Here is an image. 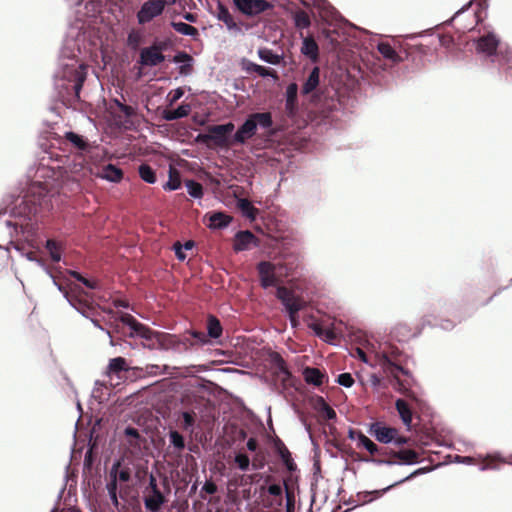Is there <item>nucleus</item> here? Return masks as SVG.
Instances as JSON below:
<instances>
[{"label":"nucleus","instance_id":"nucleus-4","mask_svg":"<svg viewBox=\"0 0 512 512\" xmlns=\"http://www.w3.org/2000/svg\"><path fill=\"white\" fill-rule=\"evenodd\" d=\"M276 297L280 300L281 304L285 308L291 327H298L299 320L297 314L305 307V302L285 286L277 287Z\"/></svg>","mask_w":512,"mask_h":512},{"label":"nucleus","instance_id":"nucleus-17","mask_svg":"<svg viewBox=\"0 0 512 512\" xmlns=\"http://www.w3.org/2000/svg\"><path fill=\"white\" fill-rule=\"evenodd\" d=\"M304 381L316 387L321 386L325 382H328V375L322 372L319 368L306 366L302 370Z\"/></svg>","mask_w":512,"mask_h":512},{"label":"nucleus","instance_id":"nucleus-5","mask_svg":"<svg viewBox=\"0 0 512 512\" xmlns=\"http://www.w3.org/2000/svg\"><path fill=\"white\" fill-rule=\"evenodd\" d=\"M69 6L75 7V22L85 26L86 18L95 17L101 12L102 4L96 0H65Z\"/></svg>","mask_w":512,"mask_h":512},{"label":"nucleus","instance_id":"nucleus-51","mask_svg":"<svg viewBox=\"0 0 512 512\" xmlns=\"http://www.w3.org/2000/svg\"><path fill=\"white\" fill-rule=\"evenodd\" d=\"M293 21H294V26L297 29L309 28L311 25V20H310L309 16L304 11H297L293 15Z\"/></svg>","mask_w":512,"mask_h":512},{"label":"nucleus","instance_id":"nucleus-11","mask_svg":"<svg viewBox=\"0 0 512 512\" xmlns=\"http://www.w3.org/2000/svg\"><path fill=\"white\" fill-rule=\"evenodd\" d=\"M396 428L383 425L381 422L370 424L368 433L382 444H391L396 436Z\"/></svg>","mask_w":512,"mask_h":512},{"label":"nucleus","instance_id":"nucleus-3","mask_svg":"<svg viewBox=\"0 0 512 512\" xmlns=\"http://www.w3.org/2000/svg\"><path fill=\"white\" fill-rule=\"evenodd\" d=\"M404 357L403 351L398 346L385 343L374 352L375 364H372L371 367H379L384 373L393 375L396 382L400 385L401 381L396 376V372H400L405 376L411 375L410 371L402 365Z\"/></svg>","mask_w":512,"mask_h":512},{"label":"nucleus","instance_id":"nucleus-24","mask_svg":"<svg viewBox=\"0 0 512 512\" xmlns=\"http://www.w3.org/2000/svg\"><path fill=\"white\" fill-rule=\"evenodd\" d=\"M394 465H414L421 462L417 451L408 448L396 450Z\"/></svg>","mask_w":512,"mask_h":512},{"label":"nucleus","instance_id":"nucleus-9","mask_svg":"<svg viewBox=\"0 0 512 512\" xmlns=\"http://www.w3.org/2000/svg\"><path fill=\"white\" fill-rule=\"evenodd\" d=\"M492 63L497 66L499 74L505 81L512 83V47H500L496 60L492 59Z\"/></svg>","mask_w":512,"mask_h":512},{"label":"nucleus","instance_id":"nucleus-59","mask_svg":"<svg viewBox=\"0 0 512 512\" xmlns=\"http://www.w3.org/2000/svg\"><path fill=\"white\" fill-rule=\"evenodd\" d=\"M284 486H286V482L284 481ZM285 512H295V496L293 492L289 491L287 487H285Z\"/></svg>","mask_w":512,"mask_h":512},{"label":"nucleus","instance_id":"nucleus-61","mask_svg":"<svg viewBox=\"0 0 512 512\" xmlns=\"http://www.w3.org/2000/svg\"><path fill=\"white\" fill-rule=\"evenodd\" d=\"M150 46L154 47L160 53H163L172 46L170 39L156 40Z\"/></svg>","mask_w":512,"mask_h":512},{"label":"nucleus","instance_id":"nucleus-54","mask_svg":"<svg viewBox=\"0 0 512 512\" xmlns=\"http://www.w3.org/2000/svg\"><path fill=\"white\" fill-rule=\"evenodd\" d=\"M359 461L365 462V463H371V464H374L377 466H381V465L393 466L394 465L393 459L378 458V457H374L372 455L370 457H361L359 459Z\"/></svg>","mask_w":512,"mask_h":512},{"label":"nucleus","instance_id":"nucleus-37","mask_svg":"<svg viewBox=\"0 0 512 512\" xmlns=\"http://www.w3.org/2000/svg\"><path fill=\"white\" fill-rule=\"evenodd\" d=\"M377 50L385 59L390 60L393 63H400L403 61L402 57L398 55V53L389 43H378Z\"/></svg>","mask_w":512,"mask_h":512},{"label":"nucleus","instance_id":"nucleus-15","mask_svg":"<svg viewBox=\"0 0 512 512\" xmlns=\"http://www.w3.org/2000/svg\"><path fill=\"white\" fill-rule=\"evenodd\" d=\"M257 270L260 276V283L264 289L274 286L276 284V276L274 273L275 267L271 262L260 261L257 264Z\"/></svg>","mask_w":512,"mask_h":512},{"label":"nucleus","instance_id":"nucleus-50","mask_svg":"<svg viewBox=\"0 0 512 512\" xmlns=\"http://www.w3.org/2000/svg\"><path fill=\"white\" fill-rule=\"evenodd\" d=\"M181 416L183 418L182 428L190 433L194 432L196 414L193 411H182Z\"/></svg>","mask_w":512,"mask_h":512},{"label":"nucleus","instance_id":"nucleus-62","mask_svg":"<svg viewBox=\"0 0 512 512\" xmlns=\"http://www.w3.org/2000/svg\"><path fill=\"white\" fill-rule=\"evenodd\" d=\"M183 95H184V90L181 87H177L173 91H171L168 94L169 106H172L174 103H176L180 98H182Z\"/></svg>","mask_w":512,"mask_h":512},{"label":"nucleus","instance_id":"nucleus-38","mask_svg":"<svg viewBox=\"0 0 512 512\" xmlns=\"http://www.w3.org/2000/svg\"><path fill=\"white\" fill-rule=\"evenodd\" d=\"M223 328L219 319L214 315H209L207 319V336L212 339H218L222 336Z\"/></svg>","mask_w":512,"mask_h":512},{"label":"nucleus","instance_id":"nucleus-57","mask_svg":"<svg viewBox=\"0 0 512 512\" xmlns=\"http://www.w3.org/2000/svg\"><path fill=\"white\" fill-rule=\"evenodd\" d=\"M142 37L141 34L137 31H131L127 36V45L132 50H137L140 43H141Z\"/></svg>","mask_w":512,"mask_h":512},{"label":"nucleus","instance_id":"nucleus-45","mask_svg":"<svg viewBox=\"0 0 512 512\" xmlns=\"http://www.w3.org/2000/svg\"><path fill=\"white\" fill-rule=\"evenodd\" d=\"M99 436L94 437V430L89 431L88 450L85 453L84 464L89 467L92 464V452L98 447Z\"/></svg>","mask_w":512,"mask_h":512},{"label":"nucleus","instance_id":"nucleus-18","mask_svg":"<svg viewBox=\"0 0 512 512\" xmlns=\"http://www.w3.org/2000/svg\"><path fill=\"white\" fill-rule=\"evenodd\" d=\"M269 362L276 369V375H283V382L289 381L293 378L291 371L289 370L286 361L276 351H272L268 355Z\"/></svg>","mask_w":512,"mask_h":512},{"label":"nucleus","instance_id":"nucleus-49","mask_svg":"<svg viewBox=\"0 0 512 512\" xmlns=\"http://www.w3.org/2000/svg\"><path fill=\"white\" fill-rule=\"evenodd\" d=\"M45 248L49 252L52 261H61L60 245L55 240L47 239L45 242Z\"/></svg>","mask_w":512,"mask_h":512},{"label":"nucleus","instance_id":"nucleus-52","mask_svg":"<svg viewBox=\"0 0 512 512\" xmlns=\"http://www.w3.org/2000/svg\"><path fill=\"white\" fill-rule=\"evenodd\" d=\"M234 463L241 471H248L250 469L251 461L247 454L239 452L234 456Z\"/></svg>","mask_w":512,"mask_h":512},{"label":"nucleus","instance_id":"nucleus-32","mask_svg":"<svg viewBox=\"0 0 512 512\" xmlns=\"http://www.w3.org/2000/svg\"><path fill=\"white\" fill-rule=\"evenodd\" d=\"M209 221L210 229H224L228 227V225L232 221V218L224 212H212L209 216Z\"/></svg>","mask_w":512,"mask_h":512},{"label":"nucleus","instance_id":"nucleus-31","mask_svg":"<svg viewBox=\"0 0 512 512\" xmlns=\"http://www.w3.org/2000/svg\"><path fill=\"white\" fill-rule=\"evenodd\" d=\"M393 487L394 485L391 484L380 490L358 492L356 494V497L358 499L359 505L361 506L373 502L375 499L382 497L386 492H388Z\"/></svg>","mask_w":512,"mask_h":512},{"label":"nucleus","instance_id":"nucleus-29","mask_svg":"<svg viewBox=\"0 0 512 512\" xmlns=\"http://www.w3.org/2000/svg\"><path fill=\"white\" fill-rule=\"evenodd\" d=\"M99 176L112 183H119L123 178V171L116 165L109 163L102 168Z\"/></svg>","mask_w":512,"mask_h":512},{"label":"nucleus","instance_id":"nucleus-42","mask_svg":"<svg viewBox=\"0 0 512 512\" xmlns=\"http://www.w3.org/2000/svg\"><path fill=\"white\" fill-rule=\"evenodd\" d=\"M138 173L140 178L148 184H155L157 181L155 170L147 163H142L139 165Z\"/></svg>","mask_w":512,"mask_h":512},{"label":"nucleus","instance_id":"nucleus-6","mask_svg":"<svg viewBox=\"0 0 512 512\" xmlns=\"http://www.w3.org/2000/svg\"><path fill=\"white\" fill-rule=\"evenodd\" d=\"M477 54L484 58L496 60V56L500 50V39L493 33L488 32L473 41Z\"/></svg>","mask_w":512,"mask_h":512},{"label":"nucleus","instance_id":"nucleus-1","mask_svg":"<svg viewBox=\"0 0 512 512\" xmlns=\"http://www.w3.org/2000/svg\"><path fill=\"white\" fill-rule=\"evenodd\" d=\"M86 49V31L83 24H70L65 33L54 73V89L59 101L64 105L80 99L87 72L86 65L79 56Z\"/></svg>","mask_w":512,"mask_h":512},{"label":"nucleus","instance_id":"nucleus-26","mask_svg":"<svg viewBox=\"0 0 512 512\" xmlns=\"http://www.w3.org/2000/svg\"><path fill=\"white\" fill-rule=\"evenodd\" d=\"M421 326L439 327L450 331L455 327V323L450 319H438L434 314H425L421 319Z\"/></svg>","mask_w":512,"mask_h":512},{"label":"nucleus","instance_id":"nucleus-10","mask_svg":"<svg viewBox=\"0 0 512 512\" xmlns=\"http://www.w3.org/2000/svg\"><path fill=\"white\" fill-rule=\"evenodd\" d=\"M164 11L163 3L160 0H148L142 4L137 12L139 24H146Z\"/></svg>","mask_w":512,"mask_h":512},{"label":"nucleus","instance_id":"nucleus-33","mask_svg":"<svg viewBox=\"0 0 512 512\" xmlns=\"http://www.w3.org/2000/svg\"><path fill=\"white\" fill-rule=\"evenodd\" d=\"M257 54L260 60L270 65H279L284 58L283 54H277L267 47L259 48Z\"/></svg>","mask_w":512,"mask_h":512},{"label":"nucleus","instance_id":"nucleus-34","mask_svg":"<svg viewBox=\"0 0 512 512\" xmlns=\"http://www.w3.org/2000/svg\"><path fill=\"white\" fill-rule=\"evenodd\" d=\"M64 136L65 139L78 150L89 151L90 144L84 136L73 131H67Z\"/></svg>","mask_w":512,"mask_h":512},{"label":"nucleus","instance_id":"nucleus-2","mask_svg":"<svg viewBox=\"0 0 512 512\" xmlns=\"http://www.w3.org/2000/svg\"><path fill=\"white\" fill-rule=\"evenodd\" d=\"M47 194L48 191L41 184L32 186L30 193L22 198L19 204L10 209L9 215L17 220L14 222L7 220L5 222L8 228L13 229V231H10L11 237L14 236V233L17 235L19 232L23 235L27 234V237L34 235V226L30 221L32 216H35L39 208L46 202ZM7 213L6 209L0 210V217Z\"/></svg>","mask_w":512,"mask_h":512},{"label":"nucleus","instance_id":"nucleus-27","mask_svg":"<svg viewBox=\"0 0 512 512\" xmlns=\"http://www.w3.org/2000/svg\"><path fill=\"white\" fill-rule=\"evenodd\" d=\"M395 408L400 416L401 421L403 422L404 426L406 427V430L410 431L411 427H412V418H413V412H412L410 406L408 405V403L405 400L398 398L395 401Z\"/></svg>","mask_w":512,"mask_h":512},{"label":"nucleus","instance_id":"nucleus-12","mask_svg":"<svg viewBox=\"0 0 512 512\" xmlns=\"http://www.w3.org/2000/svg\"><path fill=\"white\" fill-rule=\"evenodd\" d=\"M249 116L238 127L237 131L232 136L231 142L236 144H245L248 139H251L257 131V123L252 121Z\"/></svg>","mask_w":512,"mask_h":512},{"label":"nucleus","instance_id":"nucleus-28","mask_svg":"<svg viewBox=\"0 0 512 512\" xmlns=\"http://www.w3.org/2000/svg\"><path fill=\"white\" fill-rule=\"evenodd\" d=\"M320 84V68L315 66L309 73L308 78L305 80L301 93L303 95H309L314 92Z\"/></svg>","mask_w":512,"mask_h":512},{"label":"nucleus","instance_id":"nucleus-25","mask_svg":"<svg viewBox=\"0 0 512 512\" xmlns=\"http://www.w3.org/2000/svg\"><path fill=\"white\" fill-rule=\"evenodd\" d=\"M302 38V46L300 52L308 57L313 63L317 62L319 59V47L317 42L312 36L304 37L303 34H300Z\"/></svg>","mask_w":512,"mask_h":512},{"label":"nucleus","instance_id":"nucleus-21","mask_svg":"<svg viewBox=\"0 0 512 512\" xmlns=\"http://www.w3.org/2000/svg\"><path fill=\"white\" fill-rule=\"evenodd\" d=\"M241 67L247 73H257L259 76L263 78L271 77L276 80L278 78L277 72L265 66L256 64L246 58H243L241 61Z\"/></svg>","mask_w":512,"mask_h":512},{"label":"nucleus","instance_id":"nucleus-16","mask_svg":"<svg viewBox=\"0 0 512 512\" xmlns=\"http://www.w3.org/2000/svg\"><path fill=\"white\" fill-rule=\"evenodd\" d=\"M298 90L296 82H292L286 87L285 110L289 117H294L298 112Z\"/></svg>","mask_w":512,"mask_h":512},{"label":"nucleus","instance_id":"nucleus-55","mask_svg":"<svg viewBox=\"0 0 512 512\" xmlns=\"http://www.w3.org/2000/svg\"><path fill=\"white\" fill-rule=\"evenodd\" d=\"M42 270L51 278L53 285L63 293V297L68 301L71 297L69 296V293L67 290L56 280V277L52 273L51 269L47 266V264L42 268Z\"/></svg>","mask_w":512,"mask_h":512},{"label":"nucleus","instance_id":"nucleus-40","mask_svg":"<svg viewBox=\"0 0 512 512\" xmlns=\"http://www.w3.org/2000/svg\"><path fill=\"white\" fill-rule=\"evenodd\" d=\"M168 181L163 185V189L167 191H175L181 187L180 172L172 166H169Z\"/></svg>","mask_w":512,"mask_h":512},{"label":"nucleus","instance_id":"nucleus-63","mask_svg":"<svg viewBox=\"0 0 512 512\" xmlns=\"http://www.w3.org/2000/svg\"><path fill=\"white\" fill-rule=\"evenodd\" d=\"M138 337L142 338L144 341H150L157 337H161V333L158 331H154V330L150 329L149 327L145 326L144 333L141 332Z\"/></svg>","mask_w":512,"mask_h":512},{"label":"nucleus","instance_id":"nucleus-20","mask_svg":"<svg viewBox=\"0 0 512 512\" xmlns=\"http://www.w3.org/2000/svg\"><path fill=\"white\" fill-rule=\"evenodd\" d=\"M274 449L286 469L290 472H294L297 469V465L292 458L291 452L285 446L284 442L278 437L274 440Z\"/></svg>","mask_w":512,"mask_h":512},{"label":"nucleus","instance_id":"nucleus-14","mask_svg":"<svg viewBox=\"0 0 512 512\" xmlns=\"http://www.w3.org/2000/svg\"><path fill=\"white\" fill-rule=\"evenodd\" d=\"M166 56L158 52L152 46L144 47L140 51L138 63L142 66L154 67L164 62Z\"/></svg>","mask_w":512,"mask_h":512},{"label":"nucleus","instance_id":"nucleus-7","mask_svg":"<svg viewBox=\"0 0 512 512\" xmlns=\"http://www.w3.org/2000/svg\"><path fill=\"white\" fill-rule=\"evenodd\" d=\"M235 126L232 122H227L220 125L208 126L207 130L210 134L211 142L217 147H227L232 142L230 141L231 133Z\"/></svg>","mask_w":512,"mask_h":512},{"label":"nucleus","instance_id":"nucleus-39","mask_svg":"<svg viewBox=\"0 0 512 512\" xmlns=\"http://www.w3.org/2000/svg\"><path fill=\"white\" fill-rule=\"evenodd\" d=\"M67 302L86 319H89L94 315V309L78 298H70Z\"/></svg>","mask_w":512,"mask_h":512},{"label":"nucleus","instance_id":"nucleus-22","mask_svg":"<svg viewBox=\"0 0 512 512\" xmlns=\"http://www.w3.org/2000/svg\"><path fill=\"white\" fill-rule=\"evenodd\" d=\"M172 62L178 65L179 73L182 76H189L192 73L194 58L185 51H178L172 58Z\"/></svg>","mask_w":512,"mask_h":512},{"label":"nucleus","instance_id":"nucleus-41","mask_svg":"<svg viewBox=\"0 0 512 512\" xmlns=\"http://www.w3.org/2000/svg\"><path fill=\"white\" fill-rule=\"evenodd\" d=\"M10 244L22 257L26 258L28 261L35 262L41 269L46 265L45 261L36 257L34 252L26 251L23 245L14 244L13 241H10Z\"/></svg>","mask_w":512,"mask_h":512},{"label":"nucleus","instance_id":"nucleus-64","mask_svg":"<svg viewBox=\"0 0 512 512\" xmlns=\"http://www.w3.org/2000/svg\"><path fill=\"white\" fill-rule=\"evenodd\" d=\"M116 320H119L120 322H122L124 325L128 326L129 328L132 326V325H138L137 324V319H135L131 314H128V313H121L117 318Z\"/></svg>","mask_w":512,"mask_h":512},{"label":"nucleus","instance_id":"nucleus-56","mask_svg":"<svg viewBox=\"0 0 512 512\" xmlns=\"http://www.w3.org/2000/svg\"><path fill=\"white\" fill-rule=\"evenodd\" d=\"M431 470H432V468H430V467H420V468L416 469L415 471H413L412 473H410L408 476L394 482L393 485L395 487L399 484H402L406 481H409V480L415 478L416 476L426 474V473L430 472Z\"/></svg>","mask_w":512,"mask_h":512},{"label":"nucleus","instance_id":"nucleus-46","mask_svg":"<svg viewBox=\"0 0 512 512\" xmlns=\"http://www.w3.org/2000/svg\"><path fill=\"white\" fill-rule=\"evenodd\" d=\"M185 187L187 193L194 199H201L203 197V186L201 183L194 179H188L185 181Z\"/></svg>","mask_w":512,"mask_h":512},{"label":"nucleus","instance_id":"nucleus-47","mask_svg":"<svg viewBox=\"0 0 512 512\" xmlns=\"http://www.w3.org/2000/svg\"><path fill=\"white\" fill-rule=\"evenodd\" d=\"M358 445L366 449L372 456L376 455V452H378V445L368 438L362 431L358 432Z\"/></svg>","mask_w":512,"mask_h":512},{"label":"nucleus","instance_id":"nucleus-19","mask_svg":"<svg viewBox=\"0 0 512 512\" xmlns=\"http://www.w3.org/2000/svg\"><path fill=\"white\" fill-rule=\"evenodd\" d=\"M215 16L219 21H222L225 24L229 31L242 33V30L235 22L229 9L221 1L217 2V12L215 13Z\"/></svg>","mask_w":512,"mask_h":512},{"label":"nucleus","instance_id":"nucleus-13","mask_svg":"<svg viewBox=\"0 0 512 512\" xmlns=\"http://www.w3.org/2000/svg\"><path fill=\"white\" fill-rule=\"evenodd\" d=\"M259 246L258 238L249 230L238 231L234 236L233 249L235 252L248 250L250 246Z\"/></svg>","mask_w":512,"mask_h":512},{"label":"nucleus","instance_id":"nucleus-8","mask_svg":"<svg viewBox=\"0 0 512 512\" xmlns=\"http://www.w3.org/2000/svg\"><path fill=\"white\" fill-rule=\"evenodd\" d=\"M234 6L245 16L254 17L273 8L266 0H232Z\"/></svg>","mask_w":512,"mask_h":512},{"label":"nucleus","instance_id":"nucleus-36","mask_svg":"<svg viewBox=\"0 0 512 512\" xmlns=\"http://www.w3.org/2000/svg\"><path fill=\"white\" fill-rule=\"evenodd\" d=\"M170 26L181 35L189 36L193 39H196L199 36L198 29L188 23L171 21Z\"/></svg>","mask_w":512,"mask_h":512},{"label":"nucleus","instance_id":"nucleus-44","mask_svg":"<svg viewBox=\"0 0 512 512\" xmlns=\"http://www.w3.org/2000/svg\"><path fill=\"white\" fill-rule=\"evenodd\" d=\"M252 121L257 123V127L260 126L263 129L271 128L273 125L272 115L269 112L253 113L249 115Z\"/></svg>","mask_w":512,"mask_h":512},{"label":"nucleus","instance_id":"nucleus-23","mask_svg":"<svg viewBox=\"0 0 512 512\" xmlns=\"http://www.w3.org/2000/svg\"><path fill=\"white\" fill-rule=\"evenodd\" d=\"M167 502L165 495L160 491L150 492L143 498L145 509L149 512H159L161 507Z\"/></svg>","mask_w":512,"mask_h":512},{"label":"nucleus","instance_id":"nucleus-43","mask_svg":"<svg viewBox=\"0 0 512 512\" xmlns=\"http://www.w3.org/2000/svg\"><path fill=\"white\" fill-rule=\"evenodd\" d=\"M237 207L242 212L243 216L255 220L257 209L253 206V204L246 198H238L237 199Z\"/></svg>","mask_w":512,"mask_h":512},{"label":"nucleus","instance_id":"nucleus-30","mask_svg":"<svg viewBox=\"0 0 512 512\" xmlns=\"http://www.w3.org/2000/svg\"><path fill=\"white\" fill-rule=\"evenodd\" d=\"M191 105L188 103L180 104L176 109L164 110L162 118L166 121H175L187 117L191 112Z\"/></svg>","mask_w":512,"mask_h":512},{"label":"nucleus","instance_id":"nucleus-60","mask_svg":"<svg viewBox=\"0 0 512 512\" xmlns=\"http://www.w3.org/2000/svg\"><path fill=\"white\" fill-rule=\"evenodd\" d=\"M472 2H473V0H470L468 3L463 5L459 10H457L450 19L444 21L443 23L437 25L436 27L438 28L440 26H449V25H451L453 23V21L455 20V18H457L462 13L466 12L471 7Z\"/></svg>","mask_w":512,"mask_h":512},{"label":"nucleus","instance_id":"nucleus-58","mask_svg":"<svg viewBox=\"0 0 512 512\" xmlns=\"http://www.w3.org/2000/svg\"><path fill=\"white\" fill-rule=\"evenodd\" d=\"M336 382L345 388H350L354 384V378L350 373L344 372L337 376Z\"/></svg>","mask_w":512,"mask_h":512},{"label":"nucleus","instance_id":"nucleus-53","mask_svg":"<svg viewBox=\"0 0 512 512\" xmlns=\"http://www.w3.org/2000/svg\"><path fill=\"white\" fill-rule=\"evenodd\" d=\"M108 368L115 373L126 371V360L123 357H115L109 361Z\"/></svg>","mask_w":512,"mask_h":512},{"label":"nucleus","instance_id":"nucleus-35","mask_svg":"<svg viewBox=\"0 0 512 512\" xmlns=\"http://www.w3.org/2000/svg\"><path fill=\"white\" fill-rule=\"evenodd\" d=\"M323 18L336 19L338 12L327 0H311Z\"/></svg>","mask_w":512,"mask_h":512},{"label":"nucleus","instance_id":"nucleus-48","mask_svg":"<svg viewBox=\"0 0 512 512\" xmlns=\"http://www.w3.org/2000/svg\"><path fill=\"white\" fill-rule=\"evenodd\" d=\"M170 445L174 447V449L181 451L185 448V439L183 435L177 430H170L168 433Z\"/></svg>","mask_w":512,"mask_h":512}]
</instances>
